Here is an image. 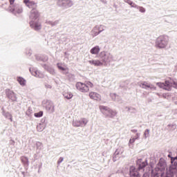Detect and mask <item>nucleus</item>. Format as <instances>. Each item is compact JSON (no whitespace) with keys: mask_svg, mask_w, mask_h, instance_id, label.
I'll return each instance as SVG.
<instances>
[{"mask_svg":"<svg viewBox=\"0 0 177 177\" xmlns=\"http://www.w3.org/2000/svg\"><path fill=\"white\" fill-rule=\"evenodd\" d=\"M24 3H25L27 8L32 9L29 16L30 21H38V19H39V12L37 10V8H38L37 3L30 0H24Z\"/></svg>","mask_w":177,"mask_h":177,"instance_id":"nucleus-1","label":"nucleus"},{"mask_svg":"<svg viewBox=\"0 0 177 177\" xmlns=\"http://www.w3.org/2000/svg\"><path fill=\"white\" fill-rule=\"evenodd\" d=\"M168 36L167 35H160L156 39V45L159 49H164L168 46Z\"/></svg>","mask_w":177,"mask_h":177,"instance_id":"nucleus-2","label":"nucleus"},{"mask_svg":"<svg viewBox=\"0 0 177 177\" xmlns=\"http://www.w3.org/2000/svg\"><path fill=\"white\" fill-rule=\"evenodd\" d=\"M100 109L102 114L105 115L106 118H114V117L117 115V112L115 111H113L111 109L107 106H101Z\"/></svg>","mask_w":177,"mask_h":177,"instance_id":"nucleus-3","label":"nucleus"},{"mask_svg":"<svg viewBox=\"0 0 177 177\" xmlns=\"http://www.w3.org/2000/svg\"><path fill=\"white\" fill-rule=\"evenodd\" d=\"M99 57L102 63H111V62H114V57L111 53L108 52L102 51L100 53Z\"/></svg>","mask_w":177,"mask_h":177,"instance_id":"nucleus-4","label":"nucleus"},{"mask_svg":"<svg viewBox=\"0 0 177 177\" xmlns=\"http://www.w3.org/2000/svg\"><path fill=\"white\" fill-rule=\"evenodd\" d=\"M41 104L48 113H50V114H52V113H55V104H53L52 101L49 100H44Z\"/></svg>","mask_w":177,"mask_h":177,"instance_id":"nucleus-5","label":"nucleus"},{"mask_svg":"<svg viewBox=\"0 0 177 177\" xmlns=\"http://www.w3.org/2000/svg\"><path fill=\"white\" fill-rule=\"evenodd\" d=\"M74 5V2L72 0H57V6L62 8V9H68Z\"/></svg>","mask_w":177,"mask_h":177,"instance_id":"nucleus-6","label":"nucleus"},{"mask_svg":"<svg viewBox=\"0 0 177 177\" xmlns=\"http://www.w3.org/2000/svg\"><path fill=\"white\" fill-rule=\"evenodd\" d=\"M106 30L104 25H97L91 30V33L93 37H97L100 32H103Z\"/></svg>","mask_w":177,"mask_h":177,"instance_id":"nucleus-7","label":"nucleus"},{"mask_svg":"<svg viewBox=\"0 0 177 177\" xmlns=\"http://www.w3.org/2000/svg\"><path fill=\"white\" fill-rule=\"evenodd\" d=\"M9 11L13 15H20V13H23V7L20 6V4H14L12 7L10 6Z\"/></svg>","mask_w":177,"mask_h":177,"instance_id":"nucleus-8","label":"nucleus"},{"mask_svg":"<svg viewBox=\"0 0 177 177\" xmlns=\"http://www.w3.org/2000/svg\"><path fill=\"white\" fill-rule=\"evenodd\" d=\"M166 168L167 162H165V160H164V158H160L155 169H156V171H159L160 174H162V172H165Z\"/></svg>","mask_w":177,"mask_h":177,"instance_id":"nucleus-9","label":"nucleus"},{"mask_svg":"<svg viewBox=\"0 0 177 177\" xmlns=\"http://www.w3.org/2000/svg\"><path fill=\"white\" fill-rule=\"evenodd\" d=\"M88 120L86 118H81L80 120H76L73 121V126L76 127L77 128L81 127L82 128L86 126Z\"/></svg>","mask_w":177,"mask_h":177,"instance_id":"nucleus-10","label":"nucleus"},{"mask_svg":"<svg viewBox=\"0 0 177 177\" xmlns=\"http://www.w3.org/2000/svg\"><path fill=\"white\" fill-rule=\"evenodd\" d=\"M136 165L138 167L136 169L138 172H139V171H145V168L148 165L147 160L143 161V159L142 158L138 159L136 160Z\"/></svg>","mask_w":177,"mask_h":177,"instance_id":"nucleus-11","label":"nucleus"},{"mask_svg":"<svg viewBox=\"0 0 177 177\" xmlns=\"http://www.w3.org/2000/svg\"><path fill=\"white\" fill-rule=\"evenodd\" d=\"M75 86L76 89H77V91H80V92L85 93L89 91V88H88L87 85L81 82H77Z\"/></svg>","mask_w":177,"mask_h":177,"instance_id":"nucleus-12","label":"nucleus"},{"mask_svg":"<svg viewBox=\"0 0 177 177\" xmlns=\"http://www.w3.org/2000/svg\"><path fill=\"white\" fill-rule=\"evenodd\" d=\"M6 95L11 102H17V95L15 92H13V91L9 88L6 89Z\"/></svg>","mask_w":177,"mask_h":177,"instance_id":"nucleus-13","label":"nucleus"},{"mask_svg":"<svg viewBox=\"0 0 177 177\" xmlns=\"http://www.w3.org/2000/svg\"><path fill=\"white\" fill-rule=\"evenodd\" d=\"M156 85L159 86V88H162V89H165V91H171L172 89V85H171V83L169 81L166 80L165 83L158 82L156 83Z\"/></svg>","mask_w":177,"mask_h":177,"instance_id":"nucleus-14","label":"nucleus"},{"mask_svg":"<svg viewBox=\"0 0 177 177\" xmlns=\"http://www.w3.org/2000/svg\"><path fill=\"white\" fill-rule=\"evenodd\" d=\"M140 88H142V89H146L147 91H156V86H154L153 84H149L147 82H143L142 83L138 84Z\"/></svg>","mask_w":177,"mask_h":177,"instance_id":"nucleus-15","label":"nucleus"},{"mask_svg":"<svg viewBox=\"0 0 177 177\" xmlns=\"http://www.w3.org/2000/svg\"><path fill=\"white\" fill-rule=\"evenodd\" d=\"M30 26L32 30H35V31H39V30L42 28V26H41L39 21H30Z\"/></svg>","mask_w":177,"mask_h":177,"instance_id":"nucleus-16","label":"nucleus"},{"mask_svg":"<svg viewBox=\"0 0 177 177\" xmlns=\"http://www.w3.org/2000/svg\"><path fill=\"white\" fill-rule=\"evenodd\" d=\"M167 172L174 176L175 174H177V162H171L169 170Z\"/></svg>","mask_w":177,"mask_h":177,"instance_id":"nucleus-17","label":"nucleus"},{"mask_svg":"<svg viewBox=\"0 0 177 177\" xmlns=\"http://www.w3.org/2000/svg\"><path fill=\"white\" fill-rule=\"evenodd\" d=\"M88 63L95 67H102V66H103V62L99 59H92L88 61Z\"/></svg>","mask_w":177,"mask_h":177,"instance_id":"nucleus-18","label":"nucleus"},{"mask_svg":"<svg viewBox=\"0 0 177 177\" xmlns=\"http://www.w3.org/2000/svg\"><path fill=\"white\" fill-rule=\"evenodd\" d=\"M122 154V150H121V149H116L113 157V161L114 162L117 161V160L120 158V156H121Z\"/></svg>","mask_w":177,"mask_h":177,"instance_id":"nucleus-19","label":"nucleus"},{"mask_svg":"<svg viewBox=\"0 0 177 177\" xmlns=\"http://www.w3.org/2000/svg\"><path fill=\"white\" fill-rule=\"evenodd\" d=\"M1 110H2V115H3L5 118H6L7 120H10V121L12 122L13 119L12 118V114H10V113L9 112H6V110L3 109V108H2Z\"/></svg>","mask_w":177,"mask_h":177,"instance_id":"nucleus-20","label":"nucleus"},{"mask_svg":"<svg viewBox=\"0 0 177 177\" xmlns=\"http://www.w3.org/2000/svg\"><path fill=\"white\" fill-rule=\"evenodd\" d=\"M146 174H148L149 176H150L149 177H160V176H161V171H159L158 170H156V169H151V175L149 174V173H146Z\"/></svg>","mask_w":177,"mask_h":177,"instance_id":"nucleus-21","label":"nucleus"},{"mask_svg":"<svg viewBox=\"0 0 177 177\" xmlns=\"http://www.w3.org/2000/svg\"><path fill=\"white\" fill-rule=\"evenodd\" d=\"M35 59L36 60H37V62H43L44 63H45V62H48V58L46 55H36Z\"/></svg>","mask_w":177,"mask_h":177,"instance_id":"nucleus-22","label":"nucleus"},{"mask_svg":"<svg viewBox=\"0 0 177 177\" xmlns=\"http://www.w3.org/2000/svg\"><path fill=\"white\" fill-rule=\"evenodd\" d=\"M42 66H43V68H44V70L48 71V73H50L52 75H55V69L53 68H52V66H49L46 64H44Z\"/></svg>","mask_w":177,"mask_h":177,"instance_id":"nucleus-23","label":"nucleus"},{"mask_svg":"<svg viewBox=\"0 0 177 177\" xmlns=\"http://www.w3.org/2000/svg\"><path fill=\"white\" fill-rule=\"evenodd\" d=\"M30 72L31 73L32 75H34V77H36L37 78H43L44 77V75L39 73V71H38L35 69H34L33 71L30 69Z\"/></svg>","mask_w":177,"mask_h":177,"instance_id":"nucleus-24","label":"nucleus"},{"mask_svg":"<svg viewBox=\"0 0 177 177\" xmlns=\"http://www.w3.org/2000/svg\"><path fill=\"white\" fill-rule=\"evenodd\" d=\"M21 161L24 164V166L25 168H28V165H30V162L28 161V158L26 156H21Z\"/></svg>","mask_w":177,"mask_h":177,"instance_id":"nucleus-25","label":"nucleus"},{"mask_svg":"<svg viewBox=\"0 0 177 177\" xmlns=\"http://www.w3.org/2000/svg\"><path fill=\"white\" fill-rule=\"evenodd\" d=\"M89 97L94 100H100V95L97 93L91 92L89 93Z\"/></svg>","mask_w":177,"mask_h":177,"instance_id":"nucleus-26","label":"nucleus"},{"mask_svg":"<svg viewBox=\"0 0 177 177\" xmlns=\"http://www.w3.org/2000/svg\"><path fill=\"white\" fill-rule=\"evenodd\" d=\"M100 52V47H99V46H96L92 48L90 50V53H91V55H99Z\"/></svg>","mask_w":177,"mask_h":177,"instance_id":"nucleus-27","label":"nucleus"},{"mask_svg":"<svg viewBox=\"0 0 177 177\" xmlns=\"http://www.w3.org/2000/svg\"><path fill=\"white\" fill-rule=\"evenodd\" d=\"M17 81L19 82L21 86H26V84H27V81L21 77H18Z\"/></svg>","mask_w":177,"mask_h":177,"instance_id":"nucleus-28","label":"nucleus"},{"mask_svg":"<svg viewBox=\"0 0 177 177\" xmlns=\"http://www.w3.org/2000/svg\"><path fill=\"white\" fill-rule=\"evenodd\" d=\"M24 54L28 57H30L31 55H32V50H31L30 48H26L24 50Z\"/></svg>","mask_w":177,"mask_h":177,"instance_id":"nucleus-29","label":"nucleus"},{"mask_svg":"<svg viewBox=\"0 0 177 177\" xmlns=\"http://www.w3.org/2000/svg\"><path fill=\"white\" fill-rule=\"evenodd\" d=\"M37 129L38 132H42V131H44V129H45V125L42 123H39L37 126Z\"/></svg>","mask_w":177,"mask_h":177,"instance_id":"nucleus-30","label":"nucleus"},{"mask_svg":"<svg viewBox=\"0 0 177 177\" xmlns=\"http://www.w3.org/2000/svg\"><path fill=\"white\" fill-rule=\"evenodd\" d=\"M64 97H65L66 99H68V100H69V99H71L73 97V93H70V92H65L63 94Z\"/></svg>","mask_w":177,"mask_h":177,"instance_id":"nucleus-31","label":"nucleus"},{"mask_svg":"<svg viewBox=\"0 0 177 177\" xmlns=\"http://www.w3.org/2000/svg\"><path fill=\"white\" fill-rule=\"evenodd\" d=\"M47 24L51 26L52 27H55V26H57V24H59V20H56L55 21H47Z\"/></svg>","mask_w":177,"mask_h":177,"instance_id":"nucleus-32","label":"nucleus"},{"mask_svg":"<svg viewBox=\"0 0 177 177\" xmlns=\"http://www.w3.org/2000/svg\"><path fill=\"white\" fill-rule=\"evenodd\" d=\"M110 97H111L112 100L114 102H120V100L117 99L118 97V95L115 93H111Z\"/></svg>","mask_w":177,"mask_h":177,"instance_id":"nucleus-33","label":"nucleus"},{"mask_svg":"<svg viewBox=\"0 0 177 177\" xmlns=\"http://www.w3.org/2000/svg\"><path fill=\"white\" fill-rule=\"evenodd\" d=\"M176 128V124H171L167 125V129L169 131H175Z\"/></svg>","mask_w":177,"mask_h":177,"instance_id":"nucleus-34","label":"nucleus"},{"mask_svg":"<svg viewBox=\"0 0 177 177\" xmlns=\"http://www.w3.org/2000/svg\"><path fill=\"white\" fill-rule=\"evenodd\" d=\"M160 177H174V176L172 174H170L167 171L166 172L165 171V172L160 173Z\"/></svg>","mask_w":177,"mask_h":177,"instance_id":"nucleus-35","label":"nucleus"},{"mask_svg":"<svg viewBox=\"0 0 177 177\" xmlns=\"http://www.w3.org/2000/svg\"><path fill=\"white\" fill-rule=\"evenodd\" d=\"M35 145H36V149L37 150H42V147H44V145H42V142H37Z\"/></svg>","mask_w":177,"mask_h":177,"instance_id":"nucleus-36","label":"nucleus"},{"mask_svg":"<svg viewBox=\"0 0 177 177\" xmlns=\"http://www.w3.org/2000/svg\"><path fill=\"white\" fill-rule=\"evenodd\" d=\"M34 115H35V117H36V118H41V117H42V115H44V111H40L37 113H35Z\"/></svg>","mask_w":177,"mask_h":177,"instance_id":"nucleus-37","label":"nucleus"},{"mask_svg":"<svg viewBox=\"0 0 177 177\" xmlns=\"http://www.w3.org/2000/svg\"><path fill=\"white\" fill-rule=\"evenodd\" d=\"M136 9H138V10L141 12V13H145L146 12V9L142 6H139L137 5V7H136Z\"/></svg>","mask_w":177,"mask_h":177,"instance_id":"nucleus-38","label":"nucleus"},{"mask_svg":"<svg viewBox=\"0 0 177 177\" xmlns=\"http://www.w3.org/2000/svg\"><path fill=\"white\" fill-rule=\"evenodd\" d=\"M68 78L69 81L73 82L75 80V76L71 73H68Z\"/></svg>","mask_w":177,"mask_h":177,"instance_id":"nucleus-39","label":"nucleus"},{"mask_svg":"<svg viewBox=\"0 0 177 177\" xmlns=\"http://www.w3.org/2000/svg\"><path fill=\"white\" fill-rule=\"evenodd\" d=\"M149 132H150V130L149 129H147L145 131V132H144V136H145V139H147V138H149Z\"/></svg>","mask_w":177,"mask_h":177,"instance_id":"nucleus-40","label":"nucleus"},{"mask_svg":"<svg viewBox=\"0 0 177 177\" xmlns=\"http://www.w3.org/2000/svg\"><path fill=\"white\" fill-rule=\"evenodd\" d=\"M131 8H134L135 9H136V8H138V4L133 3V1H130L129 4Z\"/></svg>","mask_w":177,"mask_h":177,"instance_id":"nucleus-41","label":"nucleus"},{"mask_svg":"<svg viewBox=\"0 0 177 177\" xmlns=\"http://www.w3.org/2000/svg\"><path fill=\"white\" fill-rule=\"evenodd\" d=\"M44 85L46 89H52V85L48 84L47 82H44Z\"/></svg>","mask_w":177,"mask_h":177,"instance_id":"nucleus-42","label":"nucleus"},{"mask_svg":"<svg viewBox=\"0 0 177 177\" xmlns=\"http://www.w3.org/2000/svg\"><path fill=\"white\" fill-rule=\"evenodd\" d=\"M127 109H128V111H129L130 113H135L136 111V109L133 107H127Z\"/></svg>","mask_w":177,"mask_h":177,"instance_id":"nucleus-43","label":"nucleus"},{"mask_svg":"<svg viewBox=\"0 0 177 177\" xmlns=\"http://www.w3.org/2000/svg\"><path fill=\"white\" fill-rule=\"evenodd\" d=\"M87 86V88H93V84L91 82H88L86 84H85Z\"/></svg>","mask_w":177,"mask_h":177,"instance_id":"nucleus-44","label":"nucleus"},{"mask_svg":"<svg viewBox=\"0 0 177 177\" xmlns=\"http://www.w3.org/2000/svg\"><path fill=\"white\" fill-rule=\"evenodd\" d=\"M57 66L58 67L59 70H61L62 71L66 70V68L62 66L60 64H57Z\"/></svg>","mask_w":177,"mask_h":177,"instance_id":"nucleus-45","label":"nucleus"},{"mask_svg":"<svg viewBox=\"0 0 177 177\" xmlns=\"http://www.w3.org/2000/svg\"><path fill=\"white\" fill-rule=\"evenodd\" d=\"M64 160V158L63 157H60L57 160L58 165H60V164H62V162H63Z\"/></svg>","mask_w":177,"mask_h":177,"instance_id":"nucleus-46","label":"nucleus"},{"mask_svg":"<svg viewBox=\"0 0 177 177\" xmlns=\"http://www.w3.org/2000/svg\"><path fill=\"white\" fill-rule=\"evenodd\" d=\"M177 160V156L176 157L171 158V162H177V161H175Z\"/></svg>","mask_w":177,"mask_h":177,"instance_id":"nucleus-47","label":"nucleus"},{"mask_svg":"<svg viewBox=\"0 0 177 177\" xmlns=\"http://www.w3.org/2000/svg\"><path fill=\"white\" fill-rule=\"evenodd\" d=\"M62 71H64L63 74H64L65 75H67V74L68 75V69L65 68V70H64Z\"/></svg>","mask_w":177,"mask_h":177,"instance_id":"nucleus-48","label":"nucleus"},{"mask_svg":"<svg viewBox=\"0 0 177 177\" xmlns=\"http://www.w3.org/2000/svg\"><path fill=\"white\" fill-rule=\"evenodd\" d=\"M135 140H136L135 138L133 137V138H132L131 139H130L129 143H131V144L135 143Z\"/></svg>","mask_w":177,"mask_h":177,"instance_id":"nucleus-49","label":"nucleus"},{"mask_svg":"<svg viewBox=\"0 0 177 177\" xmlns=\"http://www.w3.org/2000/svg\"><path fill=\"white\" fill-rule=\"evenodd\" d=\"M134 138L137 140L138 139H139V138H140V133H136Z\"/></svg>","mask_w":177,"mask_h":177,"instance_id":"nucleus-50","label":"nucleus"},{"mask_svg":"<svg viewBox=\"0 0 177 177\" xmlns=\"http://www.w3.org/2000/svg\"><path fill=\"white\" fill-rule=\"evenodd\" d=\"M131 0H124V2H125V3H128V5H129V3L131 2Z\"/></svg>","mask_w":177,"mask_h":177,"instance_id":"nucleus-51","label":"nucleus"},{"mask_svg":"<svg viewBox=\"0 0 177 177\" xmlns=\"http://www.w3.org/2000/svg\"><path fill=\"white\" fill-rule=\"evenodd\" d=\"M142 177H150V176H149L148 174L144 173V174L142 175Z\"/></svg>","mask_w":177,"mask_h":177,"instance_id":"nucleus-52","label":"nucleus"},{"mask_svg":"<svg viewBox=\"0 0 177 177\" xmlns=\"http://www.w3.org/2000/svg\"><path fill=\"white\" fill-rule=\"evenodd\" d=\"M15 3V0H10V5H13Z\"/></svg>","mask_w":177,"mask_h":177,"instance_id":"nucleus-53","label":"nucleus"},{"mask_svg":"<svg viewBox=\"0 0 177 177\" xmlns=\"http://www.w3.org/2000/svg\"><path fill=\"white\" fill-rule=\"evenodd\" d=\"M10 143L12 145H15V140H10Z\"/></svg>","mask_w":177,"mask_h":177,"instance_id":"nucleus-54","label":"nucleus"},{"mask_svg":"<svg viewBox=\"0 0 177 177\" xmlns=\"http://www.w3.org/2000/svg\"><path fill=\"white\" fill-rule=\"evenodd\" d=\"M131 132H133V133H136V132H138V130H136V129H131Z\"/></svg>","mask_w":177,"mask_h":177,"instance_id":"nucleus-55","label":"nucleus"},{"mask_svg":"<svg viewBox=\"0 0 177 177\" xmlns=\"http://www.w3.org/2000/svg\"><path fill=\"white\" fill-rule=\"evenodd\" d=\"M174 86L176 89H177V83L174 82Z\"/></svg>","mask_w":177,"mask_h":177,"instance_id":"nucleus-56","label":"nucleus"},{"mask_svg":"<svg viewBox=\"0 0 177 177\" xmlns=\"http://www.w3.org/2000/svg\"><path fill=\"white\" fill-rule=\"evenodd\" d=\"M167 157H168L169 158H170V160H171V158H174L172 156H171V154H169V155L167 156Z\"/></svg>","mask_w":177,"mask_h":177,"instance_id":"nucleus-57","label":"nucleus"},{"mask_svg":"<svg viewBox=\"0 0 177 177\" xmlns=\"http://www.w3.org/2000/svg\"><path fill=\"white\" fill-rule=\"evenodd\" d=\"M116 99H118V100H120V102H121V97L120 96H118V97H116Z\"/></svg>","mask_w":177,"mask_h":177,"instance_id":"nucleus-58","label":"nucleus"},{"mask_svg":"<svg viewBox=\"0 0 177 177\" xmlns=\"http://www.w3.org/2000/svg\"><path fill=\"white\" fill-rule=\"evenodd\" d=\"M102 3H106V0H100Z\"/></svg>","mask_w":177,"mask_h":177,"instance_id":"nucleus-59","label":"nucleus"},{"mask_svg":"<svg viewBox=\"0 0 177 177\" xmlns=\"http://www.w3.org/2000/svg\"><path fill=\"white\" fill-rule=\"evenodd\" d=\"M30 113V111H26V115L30 116V113Z\"/></svg>","mask_w":177,"mask_h":177,"instance_id":"nucleus-60","label":"nucleus"},{"mask_svg":"<svg viewBox=\"0 0 177 177\" xmlns=\"http://www.w3.org/2000/svg\"><path fill=\"white\" fill-rule=\"evenodd\" d=\"M175 114H177V109L174 111Z\"/></svg>","mask_w":177,"mask_h":177,"instance_id":"nucleus-61","label":"nucleus"},{"mask_svg":"<svg viewBox=\"0 0 177 177\" xmlns=\"http://www.w3.org/2000/svg\"><path fill=\"white\" fill-rule=\"evenodd\" d=\"M114 8H117V6L114 5Z\"/></svg>","mask_w":177,"mask_h":177,"instance_id":"nucleus-62","label":"nucleus"},{"mask_svg":"<svg viewBox=\"0 0 177 177\" xmlns=\"http://www.w3.org/2000/svg\"><path fill=\"white\" fill-rule=\"evenodd\" d=\"M64 55H67V53L65 52V53H64Z\"/></svg>","mask_w":177,"mask_h":177,"instance_id":"nucleus-63","label":"nucleus"},{"mask_svg":"<svg viewBox=\"0 0 177 177\" xmlns=\"http://www.w3.org/2000/svg\"><path fill=\"white\" fill-rule=\"evenodd\" d=\"M100 30H102V28H100Z\"/></svg>","mask_w":177,"mask_h":177,"instance_id":"nucleus-64","label":"nucleus"}]
</instances>
